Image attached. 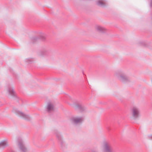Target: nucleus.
<instances>
[{
	"mask_svg": "<svg viewBox=\"0 0 152 152\" xmlns=\"http://www.w3.org/2000/svg\"><path fill=\"white\" fill-rule=\"evenodd\" d=\"M115 77L123 83H126L130 81L129 77L122 70H120L115 72Z\"/></svg>",
	"mask_w": 152,
	"mask_h": 152,
	"instance_id": "obj_1",
	"label": "nucleus"
},
{
	"mask_svg": "<svg viewBox=\"0 0 152 152\" xmlns=\"http://www.w3.org/2000/svg\"><path fill=\"white\" fill-rule=\"evenodd\" d=\"M84 120V117L83 115H75L70 117L69 121L73 125L77 126L81 124Z\"/></svg>",
	"mask_w": 152,
	"mask_h": 152,
	"instance_id": "obj_2",
	"label": "nucleus"
},
{
	"mask_svg": "<svg viewBox=\"0 0 152 152\" xmlns=\"http://www.w3.org/2000/svg\"><path fill=\"white\" fill-rule=\"evenodd\" d=\"M131 115L132 118L136 120L139 118L140 116V110L137 106H133L131 109Z\"/></svg>",
	"mask_w": 152,
	"mask_h": 152,
	"instance_id": "obj_3",
	"label": "nucleus"
},
{
	"mask_svg": "<svg viewBox=\"0 0 152 152\" xmlns=\"http://www.w3.org/2000/svg\"><path fill=\"white\" fill-rule=\"evenodd\" d=\"M55 102L52 100L48 101L46 103L45 108L48 112H50L53 111L55 108Z\"/></svg>",
	"mask_w": 152,
	"mask_h": 152,
	"instance_id": "obj_4",
	"label": "nucleus"
},
{
	"mask_svg": "<svg viewBox=\"0 0 152 152\" xmlns=\"http://www.w3.org/2000/svg\"><path fill=\"white\" fill-rule=\"evenodd\" d=\"M12 111L17 115L23 119L28 120L30 118V117L28 115L25 114L16 108L14 109Z\"/></svg>",
	"mask_w": 152,
	"mask_h": 152,
	"instance_id": "obj_5",
	"label": "nucleus"
},
{
	"mask_svg": "<svg viewBox=\"0 0 152 152\" xmlns=\"http://www.w3.org/2000/svg\"><path fill=\"white\" fill-rule=\"evenodd\" d=\"M103 147L104 152H112V145L109 142H103Z\"/></svg>",
	"mask_w": 152,
	"mask_h": 152,
	"instance_id": "obj_6",
	"label": "nucleus"
},
{
	"mask_svg": "<svg viewBox=\"0 0 152 152\" xmlns=\"http://www.w3.org/2000/svg\"><path fill=\"white\" fill-rule=\"evenodd\" d=\"M7 94L9 97L15 96L17 98V96L16 93L14 91V88L13 86H10L7 89Z\"/></svg>",
	"mask_w": 152,
	"mask_h": 152,
	"instance_id": "obj_7",
	"label": "nucleus"
},
{
	"mask_svg": "<svg viewBox=\"0 0 152 152\" xmlns=\"http://www.w3.org/2000/svg\"><path fill=\"white\" fill-rule=\"evenodd\" d=\"M18 145L19 148L22 152H29V149L25 145L23 142L19 141L18 142Z\"/></svg>",
	"mask_w": 152,
	"mask_h": 152,
	"instance_id": "obj_8",
	"label": "nucleus"
},
{
	"mask_svg": "<svg viewBox=\"0 0 152 152\" xmlns=\"http://www.w3.org/2000/svg\"><path fill=\"white\" fill-rule=\"evenodd\" d=\"M75 109H78L81 111L85 110L86 108L84 105L81 104H77L74 106Z\"/></svg>",
	"mask_w": 152,
	"mask_h": 152,
	"instance_id": "obj_9",
	"label": "nucleus"
},
{
	"mask_svg": "<svg viewBox=\"0 0 152 152\" xmlns=\"http://www.w3.org/2000/svg\"><path fill=\"white\" fill-rule=\"evenodd\" d=\"M96 30L100 33H103L105 32L107 29L104 27L97 25L95 26Z\"/></svg>",
	"mask_w": 152,
	"mask_h": 152,
	"instance_id": "obj_10",
	"label": "nucleus"
},
{
	"mask_svg": "<svg viewBox=\"0 0 152 152\" xmlns=\"http://www.w3.org/2000/svg\"><path fill=\"white\" fill-rule=\"evenodd\" d=\"M8 145V140L7 139H5L0 142V146L5 147Z\"/></svg>",
	"mask_w": 152,
	"mask_h": 152,
	"instance_id": "obj_11",
	"label": "nucleus"
},
{
	"mask_svg": "<svg viewBox=\"0 0 152 152\" xmlns=\"http://www.w3.org/2000/svg\"><path fill=\"white\" fill-rule=\"evenodd\" d=\"M96 3L98 5L101 7L104 6L106 4L104 0H97Z\"/></svg>",
	"mask_w": 152,
	"mask_h": 152,
	"instance_id": "obj_12",
	"label": "nucleus"
},
{
	"mask_svg": "<svg viewBox=\"0 0 152 152\" xmlns=\"http://www.w3.org/2000/svg\"><path fill=\"white\" fill-rule=\"evenodd\" d=\"M34 61L35 60L34 58H28V59H27L26 61V62L29 64L33 62H34Z\"/></svg>",
	"mask_w": 152,
	"mask_h": 152,
	"instance_id": "obj_13",
	"label": "nucleus"
},
{
	"mask_svg": "<svg viewBox=\"0 0 152 152\" xmlns=\"http://www.w3.org/2000/svg\"><path fill=\"white\" fill-rule=\"evenodd\" d=\"M150 4L152 6V0H151Z\"/></svg>",
	"mask_w": 152,
	"mask_h": 152,
	"instance_id": "obj_14",
	"label": "nucleus"
},
{
	"mask_svg": "<svg viewBox=\"0 0 152 152\" xmlns=\"http://www.w3.org/2000/svg\"><path fill=\"white\" fill-rule=\"evenodd\" d=\"M91 152H96V151H91Z\"/></svg>",
	"mask_w": 152,
	"mask_h": 152,
	"instance_id": "obj_15",
	"label": "nucleus"
},
{
	"mask_svg": "<svg viewBox=\"0 0 152 152\" xmlns=\"http://www.w3.org/2000/svg\"><path fill=\"white\" fill-rule=\"evenodd\" d=\"M151 138H152V135H151Z\"/></svg>",
	"mask_w": 152,
	"mask_h": 152,
	"instance_id": "obj_16",
	"label": "nucleus"
},
{
	"mask_svg": "<svg viewBox=\"0 0 152 152\" xmlns=\"http://www.w3.org/2000/svg\"><path fill=\"white\" fill-rule=\"evenodd\" d=\"M12 152H15V151H12Z\"/></svg>",
	"mask_w": 152,
	"mask_h": 152,
	"instance_id": "obj_17",
	"label": "nucleus"
}]
</instances>
